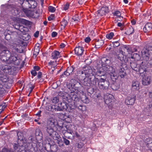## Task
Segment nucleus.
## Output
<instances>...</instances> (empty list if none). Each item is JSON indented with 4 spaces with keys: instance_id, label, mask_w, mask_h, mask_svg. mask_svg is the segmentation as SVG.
I'll return each instance as SVG.
<instances>
[{
    "instance_id": "nucleus-25",
    "label": "nucleus",
    "mask_w": 152,
    "mask_h": 152,
    "mask_svg": "<svg viewBox=\"0 0 152 152\" xmlns=\"http://www.w3.org/2000/svg\"><path fill=\"white\" fill-rule=\"evenodd\" d=\"M132 89L134 90H138L139 88V84L137 81H133L132 85Z\"/></svg>"
},
{
    "instance_id": "nucleus-5",
    "label": "nucleus",
    "mask_w": 152,
    "mask_h": 152,
    "mask_svg": "<svg viewBox=\"0 0 152 152\" xmlns=\"http://www.w3.org/2000/svg\"><path fill=\"white\" fill-rule=\"evenodd\" d=\"M86 77V76L83 70H80L77 72V74L74 77V78L72 79L70 82L72 83L75 81V83L80 84V83L78 82L77 80L80 82Z\"/></svg>"
},
{
    "instance_id": "nucleus-18",
    "label": "nucleus",
    "mask_w": 152,
    "mask_h": 152,
    "mask_svg": "<svg viewBox=\"0 0 152 152\" xmlns=\"http://www.w3.org/2000/svg\"><path fill=\"white\" fill-rule=\"evenodd\" d=\"M108 12V7H103L101 8L99 11V13L101 15L103 16Z\"/></svg>"
},
{
    "instance_id": "nucleus-14",
    "label": "nucleus",
    "mask_w": 152,
    "mask_h": 152,
    "mask_svg": "<svg viewBox=\"0 0 152 152\" xmlns=\"http://www.w3.org/2000/svg\"><path fill=\"white\" fill-rule=\"evenodd\" d=\"M74 51L75 54L77 56H81L83 54L84 50L83 47L79 46L76 47Z\"/></svg>"
},
{
    "instance_id": "nucleus-40",
    "label": "nucleus",
    "mask_w": 152,
    "mask_h": 152,
    "mask_svg": "<svg viewBox=\"0 0 152 152\" xmlns=\"http://www.w3.org/2000/svg\"><path fill=\"white\" fill-rule=\"evenodd\" d=\"M0 50L1 52L8 50L6 47L4 46L0 43Z\"/></svg>"
},
{
    "instance_id": "nucleus-7",
    "label": "nucleus",
    "mask_w": 152,
    "mask_h": 152,
    "mask_svg": "<svg viewBox=\"0 0 152 152\" xmlns=\"http://www.w3.org/2000/svg\"><path fill=\"white\" fill-rule=\"evenodd\" d=\"M80 101L75 92H71L69 94V96L68 98V101L71 102V104L72 105H75L78 102H79Z\"/></svg>"
},
{
    "instance_id": "nucleus-55",
    "label": "nucleus",
    "mask_w": 152,
    "mask_h": 152,
    "mask_svg": "<svg viewBox=\"0 0 152 152\" xmlns=\"http://www.w3.org/2000/svg\"><path fill=\"white\" fill-rule=\"evenodd\" d=\"M132 58L135 59H139L140 58V56L138 54L134 53L133 54Z\"/></svg>"
},
{
    "instance_id": "nucleus-58",
    "label": "nucleus",
    "mask_w": 152,
    "mask_h": 152,
    "mask_svg": "<svg viewBox=\"0 0 152 152\" xmlns=\"http://www.w3.org/2000/svg\"><path fill=\"white\" fill-rule=\"evenodd\" d=\"M77 146L78 148H81L83 146V144L82 142H80L77 144Z\"/></svg>"
},
{
    "instance_id": "nucleus-12",
    "label": "nucleus",
    "mask_w": 152,
    "mask_h": 152,
    "mask_svg": "<svg viewBox=\"0 0 152 152\" xmlns=\"http://www.w3.org/2000/svg\"><path fill=\"white\" fill-rule=\"evenodd\" d=\"M47 132L49 134V135L53 138H54V137L57 136V134H58L55 131H54L53 129L50 126L47 127Z\"/></svg>"
},
{
    "instance_id": "nucleus-15",
    "label": "nucleus",
    "mask_w": 152,
    "mask_h": 152,
    "mask_svg": "<svg viewBox=\"0 0 152 152\" xmlns=\"http://www.w3.org/2000/svg\"><path fill=\"white\" fill-rule=\"evenodd\" d=\"M27 2H28L29 8L34 9L37 6V2L34 0H26Z\"/></svg>"
},
{
    "instance_id": "nucleus-50",
    "label": "nucleus",
    "mask_w": 152,
    "mask_h": 152,
    "mask_svg": "<svg viewBox=\"0 0 152 152\" xmlns=\"http://www.w3.org/2000/svg\"><path fill=\"white\" fill-rule=\"evenodd\" d=\"M114 47H117L120 45V43L117 41L113 42H112Z\"/></svg>"
},
{
    "instance_id": "nucleus-33",
    "label": "nucleus",
    "mask_w": 152,
    "mask_h": 152,
    "mask_svg": "<svg viewBox=\"0 0 152 152\" xmlns=\"http://www.w3.org/2000/svg\"><path fill=\"white\" fill-rule=\"evenodd\" d=\"M5 92V90L3 88V85L0 83V96L4 94Z\"/></svg>"
},
{
    "instance_id": "nucleus-3",
    "label": "nucleus",
    "mask_w": 152,
    "mask_h": 152,
    "mask_svg": "<svg viewBox=\"0 0 152 152\" xmlns=\"http://www.w3.org/2000/svg\"><path fill=\"white\" fill-rule=\"evenodd\" d=\"M130 66L132 69L139 72L140 75L145 74L147 72V67L143 62L139 64L134 62H130Z\"/></svg>"
},
{
    "instance_id": "nucleus-24",
    "label": "nucleus",
    "mask_w": 152,
    "mask_h": 152,
    "mask_svg": "<svg viewBox=\"0 0 152 152\" xmlns=\"http://www.w3.org/2000/svg\"><path fill=\"white\" fill-rule=\"evenodd\" d=\"M60 57V52L57 50H54L52 53V57L53 59H56Z\"/></svg>"
},
{
    "instance_id": "nucleus-63",
    "label": "nucleus",
    "mask_w": 152,
    "mask_h": 152,
    "mask_svg": "<svg viewBox=\"0 0 152 152\" xmlns=\"http://www.w3.org/2000/svg\"><path fill=\"white\" fill-rule=\"evenodd\" d=\"M54 16L53 15H51L50 16L48 17V20L49 21L51 20H53L54 19Z\"/></svg>"
},
{
    "instance_id": "nucleus-36",
    "label": "nucleus",
    "mask_w": 152,
    "mask_h": 152,
    "mask_svg": "<svg viewBox=\"0 0 152 152\" xmlns=\"http://www.w3.org/2000/svg\"><path fill=\"white\" fill-rule=\"evenodd\" d=\"M70 83H70L68 85H67V87L69 89L70 88V86L72 88H73L77 84L76 83H75V81L72 83L71 82Z\"/></svg>"
},
{
    "instance_id": "nucleus-8",
    "label": "nucleus",
    "mask_w": 152,
    "mask_h": 152,
    "mask_svg": "<svg viewBox=\"0 0 152 152\" xmlns=\"http://www.w3.org/2000/svg\"><path fill=\"white\" fill-rule=\"evenodd\" d=\"M16 54L13 52L10 55V56L8 58L7 64H13L15 65H18L20 63L19 59H18L17 57L15 55Z\"/></svg>"
},
{
    "instance_id": "nucleus-23",
    "label": "nucleus",
    "mask_w": 152,
    "mask_h": 152,
    "mask_svg": "<svg viewBox=\"0 0 152 152\" xmlns=\"http://www.w3.org/2000/svg\"><path fill=\"white\" fill-rule=\"evenodd\" d=\"M109 74L110 75L111 78L112 80L113 81H114L118 78V73H117V69L115 70L114 72L110 73V74Z\"/></svg>"
},
{
    "instance_id": "nucleus-26",
    "label": "nucleus",
    "mask_w": 152,
    "mask_h": 152,
    "mask_svg": "<svg viewBox=\"0 0 152 152\" xmlns=\"http://www.w3.org/2000/svg\"><path fill=\"white\" fill-rule=\"evenodd\" d=\"M123 51L121 50L118 56V58L121 61H123L124 60V57H126L125 55L124 54Z\"/></svg>"
},
{
    "instance_id": "nucleus-47",
    "label": "nucleus",
    "mask_w": 152,
    "mask_h": 152,
    "mask_svg": "<svg viewBox=\"0 0 152 152\" xmlns=\"http://www.w3.org/2000/svg\"><path fill=\"white\" fill-rule=\"evenodd\" d=\"M54 109H55V111H61L60 107H59V106L58 104V105H54Z\"/></svg>"
},
{
    "instance_id": "nucleus-46",
    "label": "nucleus",
    "mask_w": 152,
    "mask_h": 152,
    "mask_svg": "<svg viewBox=\"0 0 152 152\" xmlns=\"http://www.w3.org/2000/svg\"><path fill=\"white\" fill-rule=\"evenodd\" d=\"M113 14L115 16H117L118 17L120 16L121 15V13L118 10L115 11V12L113 13Z\"/></svg>"
},
{
    "instance_id": "nucleus-16",
    "label": "nucleus",
    "mask_w": 152,
    "mask_h": 152,
    "mask_svg": "<svg viewBox=\"0 0 152 152\" xmlns=\"http://www.w3.org/2000/svg\"><path fill=\"white\" fill-rule=\"evenodd\" d=\"M53 139L57 140V143L60 147H62L63 146L64 142L59 134H57V136L54 137Z\"/></svg>"
},
{
    "instance_id": "nucleus-30",
    "label": "nucleus",
    "mask_w": 152,
    "mask_h": 152,
    "mask_svg": "<svg viewBox=\"0 0 152 152\" xmlns=\"http://www.w3.org/2000/svg\"><path fill=\"white\" fill-rule=\"evenodd\" d=\"M101 61L102 66L108 65V64L110 62V61L105 57L102 58Z\"/></svg>"
},
{
    "instance_id": "nucleus-62",
    "label": "nucleus",
    "mask_w": 152,
    "mask_h": 152,
    "mask_svg": "<svg viewBox=\"0 0 152 152\" xmlns=\"http://www.w3.org/2000/svg\"><path fill=\"white\" fill-rule=\"evenodd\" d=\"M31 73L34 76H35L37 75V73L36 71L34 70H32L31 71Z\"/></svg>"
},
{
    "instance_id": "nucleus-56",
    "label": "nucleus",
    "mask_w": 152,
    "mask_h": 152,
    "mask_svg": "<svg viewBox=\"0 0 152 152\" xmlns=\"http://www.w3.org/2000/svg\"><path fill=\"white\" fill-rule=\"evenodd\" d=\"M151 140V143L149 142L147 143L148 146L150 148L151 150L152 151V140H151L150 138L148 139L147 140Z\"/></svg>"
},
{
    "instance_id": "nucleus-2",
    "label": "nucleus",
    "mask_w": 152,
    "mask_h": 152,
    "mask_svg": "<svg viewBox=\"0 0 152 152\" xmlns=\"http://www.w3.org/2000/svg\"><path fill=\"white\" fill-rule=\"evenodd\" d=\"M83 70L85 73L86 77L89 78L91 81V83L92 85H96L98 81V78H96L94 76L95 72L91 68L87 66L83 68Z\"/></svg>"
},
{
    "instance_id": "nucleus-17",
    "label": "nucleus",
    "mask_w": 152,
    "mask_h": 152,
    "mask_svg": "<svg viewBox=\"0 0 152 152\" xmlns=\"http://www.w3.org/2000/svg\"><path fill=\"white\" fill-rule=\"evenodd\" d=\"M81 83L85 86H90L92 84L91 83V81L89 79V78L86 77L81 81Z\"/></svg>"
},
{
    "instance_id": "nucleus-39",
    "label": "nucleus",
    "mask_w": 152,
    "mask_h": 152,
    "mask_svg": "<svg viewBox=\"0 0 152 152\" xmlns=\"http://www.w3.org/2000/svg\"><path fill=\"white\" fill-rule=\"evenodd\" d=\"M70 75H71V74L70 73H69V72L66 70V71H64V72L60 75V77H64V75H65L66 76H68Z\"/></svg>"
},
{
    "instance_id": "nucleus-54",
    "label": "nucleus",
    "mask_w": 152,
    "mask_h": 152,
    "mask_svg": "<svg viewBox=\"0 0 152 152\" xmlns=\"http://www.w3.org/2000/svg\"><path fill=\"white\" fill-rule=\"evenodd\" d=\"M2 152H14V151L12 149L8 150L6 148H4L2 149Z\"/></svg>"
},
{
    "instance_id": "nucleus-27",
    "label": "nucleus",
    "mask_w": 152,
    "mask_h": 152,
    "mask_svg": "<svg viewBox=\"0 0 152 152\" xmlns=\"http://www.w3.org/2000/svg\"><path fill=\"white\" fill-rule=\"evenodd\" d=\"M104 43V42L102 40L98 39L96 41L95 47L96 48H100Z\"/></svg>"
},
{
    "instance_id": "nucleus-43",
    "label": "nucleus",
    "mask_w": 152,
    "mask_h": 152,
    "mask_svg": "<svg viewBox=\"0 0 152 152\" xmlns=\"http://www.w3.org/2000/svg\"><path fill=\"white\" fill-rule=\"evenodd\" d=\"M53 106H54V105L50 104L48 106V110L52 111H55L54 107Z\"/></svg>"
},
{
    "instance_id": "nucleus-20",
    "label": "nucleus",
    "mask_w": 152,
    "mask_h": 152,
    "mask_svg": "<svg viewBox=\"0 0 152 152\" xmlns=\"http://www.w3.org/2000/svg\"><path fill=\"white\" fill-rule=\"evenodd\" d=\"M116 69H117V73H118V76H120L122 78L125 77L126 74L124 72V69L120 68L119 69L116 68Z\"/></svg>"
},
{
    "instance_id": "nucleus-35",
    "label": "nucleus",
    "mask_w": 152,
    "mask_h": 152,
    "mask_svg": "<svg viewBox=\"0 0 152 152\" xmlns=\"http://www.w3.org/2000/svg\"><path fill=\"white\" fill-rule=\"evenodd\" d=\"M75 69V68L72 66H71L68 67L66 70L69 72V73L71 75L72 74V72H73L74 70Z\"/></svg>"
},
{
    "instance_id": "nucleus-10",
    "label": "nucleus",
    "mask_w": 152,
    "mask_h": 152,
    "mask_svg": "<svg viewBox=\"0 0 152 152\" xmlns=\"http://www.w3.org/2000/svg\"><path fill=\"white\" fill-rule=\"evenodd\" d=\"M10 53L8 50L1 51L0 53V60L2 62H5L7 64L8 59L7 58L8 55H10Z\"/></svg>"
},
{
    "instance_id": "nucleus-9",
    "label": "nucleus",
    "mask_w": 152,
    "mask_h": 152,
    "mask_svg": "<svg viewBox=\"0 0 152 152\" xmlns=\"http://www.w3.org/2000/svg\"><path fill=\"white\" fill-rule=\"evenodd\" d=\"M140 75L143 77L142 83L143 85H148L150 84L151 82V77L150 76L147 74V72L145 74L143 73Z\"/></svg>"
},
{
    "instance_id": "nucleus-53",
    "label": "nucleus",
    "mask_w": 152,
    "mask_h": 152,
    "mask_svg": "<svg viewBox=\"0 0 152 152\" xmlns=\"http://www.w3.org/2000/svg\"><path fill=\"white\" fill-rule=\"evenodd\" d=\"M63 139L64 142L66 145H68L69 144V141L68 140L64 137H63Z\"/></svg>"
},
{
    "instance_id": "nucleus-52",
    "label": "nucleus",
    "mask_w": 152,
    "mask_h": 152,
    "mask_svg": "<svg viewBox=\"0 0 152 152\" xmlns=\"http://www.w3.org/2000/svg\"><path fill=\"white\" fill-rule=\"evenodd\" d=\"M77 15L76 16H74L72 18V19L74 21H75L76 23L79 20V18H78Z\"/></svg>"
},
{
    "instance_id": "nucleus-31",
    "label": "nucleus",
    "mask_w": 152,
    "mask_h": 152,
    "mask_svg": "<svg viewBox=\"0 0 152 152\" xmlns=\"http://www.w3.org/2000/svg\"><path fill=\"white\" fill-rule=\"evenodd\" d=\"M47 122L48 124H56L57 123L56 120L53 117L49 118Z\"/></svg>"
},
{
    "instance_id": "nucleus-22",
    "label": "nucleus",
    "mask_w": 152,
    "mask_h": 152,
    "mask_svg": "<svg viewBox=\"0 0 152 152\" xmlns=\"http://www.w3.org/2000/svg\"><path fill=\"white\" fill-rule=\"evenodd\" d=\"M81 101L80 100L79 102H78L77 103H76V104H75L74 105L76 107L78 108L79 110L81 111H84L86 110V107L85 106L81 104Z\"/></svg>"
},
{
    "instance_id": "nucleus-34",
    "label": "nucleus",
    "mask_w": 152,
    "mask_h": 152,
    "mask_svg": "<svg viewBox=\"0 0 152 152\" xmlns=\"http://www.w3.org/2000/svg\"><path fill=\"white\" fill-rule=\"evenodd\" d=\"M51 100L53 104H56L59 101V99L58 97H54L51 98Z\"/></svg>"
},
{
    "instance_id": "nucleus-38",
    "label": "nucleus",
    "mask_w": 152,
    "mask_h": 152,
    "mask_svg": "<svg viewBox=\"0 0 152 152\" xmlns=\"http://www.w3.org/2000/svg\"><path fill=\"white\" fill-rule=\"evenodd\" d=\"M39 51V49L38 48H35L33 53V56H35V57H36L37 55L38 54Z\"/></svg>"
},
{
    "instance_id": "nucleus-13",
    "label": "nucleus",
    "mask_w": 152,
    "mask_h": 152,
    "mask_svg": "<svg viewBox=\"0 0 152 152\" xmlns=\"http://www.w3.org/2000/svg\"><path fill=\"white\" fill-rule=\"evenodd\" d=\"M135 99L134 96H128L125 100V103L128 105H132L134 104Z\"/></svg>"
},
{
    "instance_id": "nucleus-45",
    "label": "nucleus",
    "mask_w": 152,
    "mask_h": 152,
    "mask_svg": "<svg viewBox=\"0 0 152 152\" xmlns=\"http://www.w3.org/2000/svg\"><path fill=\"white\" fill-rule=\"evenodd\" d=\"M48 10L49 11L52 12H53L56 10L55 8L52 6H49L48 7Z\"/></svg>"
},
{
    "instance_id": "nucleus-60",
    "label": "nucleus",
    "mask_w": 152,
    "mask_h": 152,
    "mask_svg": "<svg viewBox=\"0 0 152 152\" xmlns=\"http://www.w3.org/2000/svg\"><path fill=\"white\" fill-rule=\"evenodd\" d=\"M25 28L23 26L20 25L19 26V29L18 30L21 32H23V31L25 30L24 28Z\"/></svg>"
},
{
    "instance_id": "nucleus-21",
    "label": "nucleus",
    "mask_w": 152,
    "mask_h": 152,
    "mask_svg": "<svg viewBox=\"0 0 152 152\" xmlns=\"http://www.w3.org/2000/svg\"><path fill=\"white\" fill-rule=\"evenodd\" d=\"M60 109L61 111H63L64 110H66L68 108V104L66 102H62L59 104Z\"/></svg>"
},
{
    "instance_id": "nucleus-29",
    "label": "nucleus",
    "mask_w": 152,
    "mask_h": 152,
    "mask_svg": "<svg viewBox=\"0 0 152 152\" xmlns=\"http://www.w3.org/2000/svg\"><path fill=\"white\" fill-rule=\"evenodd\" d=\"M81 101L85 103L88 104L89 103V100L85 94L83 95L81 97Z\"/></svg>"
},
{
    "instance_id": "nucleus-57",
    "label": "nucleus",
    "mask_w": 152,
    "mask_h": 152,
    "mask_svg": "<svg viewBox=\"0 0 152 152\" xmlns=\"http://www.w3.org/2000/svg\"><path fill=\"white\" fill-rule=\"evenodd\" d=\"M5 107L6 106H4V105L3 106L2 105H0V110H1L0 112V114L4 111Z\"/></svg>"
},
{
    "instance_id": "nucleus-51",
    "label": "nucleus",
    "mask_w": 152,
    "mask_h": 152,
    "mask_svg": "<svg viewBox=\"0 0 152 152\" xmlns=\"http://www.w3.org/2000/svg\"><path fill=\"white\" fill-rule=\"evenodd\" d=\"M12 11H14L15 13L14 14V15H19V11L18 10L17 8H16L13 10Z\"/></svg>"
},
{
    "instance_id": "nucleus-61",
    "label": "nucleus",
    "mask_w": 152,
    "mask_h": 152,
    "mask_svg": "<svg viewBox=\"0 0 152 152\" xmlns=\"http://www.w3.org/2000/svg\"><path fill=\"white\" fill-rule=\"evenodd\" d=\"M69 4L68 3H66L65 5H64V9L65 10H67L69 7Z\"/></svg>"
},
{
    "instance_id": "nucleus-37",
    "label": "nucleus",
    "mask_w": 152,
    "mask_h": 152,
    "mask_svg": "<svg viewBox=\"0 0 152 152\" xmlns=\"http://www.w3.org/2000/svg\"><path fill=\"white\" fill-rule=\"evenodd\" d=\"M114 36V34L113 32H111L109 34H107L106 35V37L109 39H111Z\"/></svg>"
},
{
    "instance_id": "nucleus-42",
    "label": "nucleus",
    "mask_w": 152,
    "mask_h": 152,
    "mask_svg": "<svg viewBox=\"0 0 152 152\" xmlns=\"http://www.w3.org/2000/svg\"><path fill=\"white\" fill-rule=\"evenodd\" d=\"M123 49L124 51V53L123 52L124 54H125L126 52H129L130 51V49L128 46H124Z\"/></svg>"
},
{
    "instance_id": "nucleus-1",
    "label": "nucleus",
    "mask_w": 152,
    "mask_h": 152,
    "mask_svg": "<svg viewBox=\"0 0 152 152\" xmlns=\"http://www.w3.org/2000/svg\"><path fill=\"white\" fill-rule=\"evenodd\" d=\"M35 137L30 136L28 139L31 140V142H26L23 143L22 146L24 147L26 150L28 152H35L39 144L41 142L42 139V134L41 131L39 129H36L35 132Z\"/></svg>"
},
{
    "instance_id": "nucleus-11",
    "label": "nucleus",
    "mask_w": 152,
    "mask_h": 152,
    "mask_svg": "<svg viewBox=\"0 0 152 152\" xmlns=\"http://www.w3.org/2000/svg\"><path fill=\"white\" fill-rule=\"evenodd\" d=\"M103 67V69L105 72L109 74L110 73H112L115 72V69L112 66L108 65H106L102 66Z\"/></svg>"
},
{
    "instance_id": "nucleus-6",
    "label": "nucleus",
    "mask_w": 152,
    "mask_h": 152,
    "mask_svg": "<svg viewBox=\"0 0 152 152\" xmlns=\"http://www.w3.org/2000/svg\"><path fill=\"white\" fill-rule=\"evenodd\" d=\"M26 42L20 40H18L17 42L13 45V48L15 51L19 53L23 52V46H25Z\"/></svg>"
},
{
    "instance_id": "nucleus-59",
    "label": "nucleus",
    "mask_w": 152,
    "mask_h": 152,
    "mask_svg": "<svg viewBox=\"0 0 152 152\" xmlns=\"http://www.w3.org/2000/svg\"><path fill=\"white\" fill-rule=\"evenodd\" d=\"M5 38L7 40H9L11 38L10 35V34H5Z\"/></svg>"
},
{
    "instance_id": "nucleus-49",
    "label": "nucleus",
    "mask_w": 152,
    "mask_h": 152,
    "mask_svg": "<svg viewBox=\"0 0 152 152\" xmlns=\"http://www.w3.org/2000/svg\"><path fill=\"white\" fill-rule=\"evenodd\" d=\"M64 120L67 123H71L72 122L71 118L69 116H67L64 118Z\"/></svg>"
},
{
    "instance_id": "nucleus-28",
    "label": "nucleus",
    "mask_w": 152,
    "mask_h": 152,
    "mask_svg": "<svg viewBox=\"0 0 152 152\" xmlns=\"http://www.w3.org/2000/svg\"><path fill=\"white\" fill-rule=\"evenodd\" d=\"M134 28L130 26L128 28L125 34L128 35H131L134 33Z\"/></svg>"
},
{
    "instance_id": "nucleus-48",
    "label": "nucleus",
    "mask_w": 152,
    "mask_h": 152,
    "mask_svg": "<svg viewBox=\"0 0 152 152\" xmlns=\"http://www.w3.org/2000/svg\"><path fill=\"white\" fill-rule=\"evenodd\" d=\"M95 91V89L92 87H90L88 90V91L91 94H92Z\"/></svg>"
},
{
    "instance_id": "nucleus-64",
    "label": "nucleus",
    "mask_w": 152,
    "mask_h": 152,
    "mask_svg": "<svg viewBox=\"0 0 152 152\" xmlns=\"http://www.w3.org/2000/svg\"><path fill=\"white\" fill-rule=\"evenodd\" d=\"M57 35V33L56 32L53 31L51 34V36L52 37H55Z\"/></svg>"
},
{
    "instance_id": "nucleus-41",
    "label": "nucleus",
    "mask_w": 152,
    "mask_h": 152,
    "mask_svg": "<svg viewBox=\"0 0 152 152\" xmlns=\"http://www.w3.org/2000/svg\"><path fill=\"white\" fill-rule=\"evenodd\" d=\"M61 26H63L64 27H65L67 24V22L65 19H63L61 22Z\"/></svg>"
},
{
    "instance_id": "nucleus-44",
    "label": "nucleus",
    "mask_w": 152,
    "mask_h": 152,
    "mask_svg": "<svg viewBox=\"0 0 152 152\" xmlns=\"http://www.w3.org/2000/svg\"><path fill=\"white\" fill-rule=\"evenodd\" d=\"M103 72L101 71L100 70H98L97 71V74L99 76H101V77H106L104 75H103Z\"/></svg>"
},
{
    "instance_id": "nucleus-32",
    "label": "nucleus",
    "mask_w": 152,
    "mask_h": 152,
    "mask_svg": "<svg viewBox=\"0 0 152 152\" xmlns=\"http://www.w3.org/2000/svg\"><path fill=\"white\" fill-rule=\"evenodd\" d=\"M31 14V17L33 18H37L39 16V14L37 11L32 12Z\"/></svg>"
},
{
    "instance_id": "nucleus-19",
    "label": "nucleus",
    "mask_w": 152,
    "mask_h": 152,
    "mask_svg": "<svg viewBox=\"0 0 152 152\" xmlns=\"http://www.w3.org/2000/svg\"><path fill=\"white\" fill-rule=\"evenodd\" d=\"M152 28V23H148L145 26L143 30L145 32L149 31Z\"/></svg>"
},
{
    "instance_id": "nucleus-4",
    "label": "nucleus",
    "mask_w": 152,
    "mask_h": 152,
    "mask_svg": "<svg viewBox=\"0 0 152 152\" xmlns=\"http://www.w3.org/2000/svg\"><path fill=\"white\" fill-rule=\"evenodd\" d=\"M106 77H101L99 79L98 78V81L95 85H92L95 87H98L102 90L107 91L108 90L109 83L106 80Z\"/></svg>"
}]
</instances>
